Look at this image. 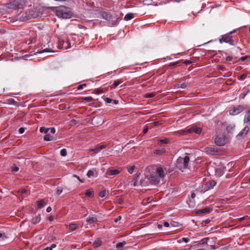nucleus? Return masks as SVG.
Instances as JSON below:
<instances>
[{"label":"nucleus","instance_id":"1","mask_svg":"<svg viewBox=\"0 0 250 250\" xmlns=\"http://www.w3.org/2000/svg\"><path fill=\"white\" fill-rule=\"evenodd\" d=\"M56 15L63 19H69L71 17L72 13L70 9L65 6L57 7L56 10Z\"/></svg>","mask_w":250,"mask_h":250},{"label":"nucleus","instance_id":"2","mask_svg":"<svg viewBox=\"0 0 250 250\" xmlns=\"http://www.w3.org/2000/svg\"><path fill=\"white\" fill-rule=\"evenodd\" d=\"M25 4V0H12L6 3V7L8 9H16L22 8Z\"/></svg>","mask_w":250,"mask_h":250},{"label":"nucleus","instance_id":"3","mask_svg":"<svg viewBox=\"0 0 250 250\" xmlns=\"http://www.w3.org/2000/svg\"><path fill=\"white\" fill-rule=\"evenodd\" d=\"M102 18L108 22L109 26H113L116 25L118 22V18L116 17H112L111 14L106 12H102L101 13Z\"/></svg>","mask_w":250,"mask_h":250},{"label":"nucleus","instance_id":"4","mask_svg":"<svg viewBox=\"0 0 250 250\" xmlns=\"http://www.w3.org/2000/svg\"><path fill=\"white\" fill-rule=\"evenodd\" d=\"M189 161V158L188 156H186L184 158L179 157L177 161V167L183 170L188 167Z\"/></svg>","mask_w":250,"mask_h":250},{"label":"nucleus","instance_id":"5","mask_svg":"<svg viewBox=\"0 0 250 250\" xmlns=\"http://www.w3.org/2000/svg\"><path fill=\"white\" fill-rule=\"evenodd\" d=\"M234 31L229 32V34H225L221 36V38L219 39V42L222 43L223 42L229 43L231 45H234L233 40L231 34L234 33Z\"/></svg>","mask_w":250,"mask_h":250},{"label":"nucleus","instance_id":"6","mask_svg":"<svg viewBox=\"0 0 250 250\" xmlns=\"http://www.w3.org/2000/svg\"><path fill=\"white\" fill-rule=\"evenodd\" d=\"M244 110L243 106L238 105L231 107L229 109V114L231 115H236L241 113Z\"/></svg>","mask_w":250,"mask_h":250},{"label":"nucleus","instance_id":"7","mask_svg":"<svg viewBox=\"0 0 250 250\" xmlns=\"http://www.w3.org/2000/svg\"><path fill=\"white\" fill-rule=\"evenodd\" d=\"M194 132L197 134H200L201 133V128L197 126H192L189 128H188L185 130L181 131V134L184 135L186 133H189L191 132Z\"/></svg>","mask_w":250,"mask_h":250},{"label":"nucleus","instance_id":"8","mask_svg":"<svg viewBox=\"0 0 250 250\" xmlns=\"http://www.w3.org/2000/svg\"><path fill=\"white\" fill-rule=\"evenodd\" d=\"M148 180L151 184L156 185L160 183L161 179L155 172H153L150 174Z\"/></svg>","mask_w":250,"mask_h":250},{"label":"nucleus","instance_id":"9","mask_svg":"<svg viewBox=\"0 0 250 250\" xmlns=\"http://www.w3.org/2000/svg\"><path fill=\"white\" fill-rule=\"evenodd\" d=\"M215 143L218 146H223L226 143V140L224 135H218L215 140Z\"/></svg>","mask_w":250,"mask_h":250},{"label":"nucleus","instance_id":"10","mask_svg":"<svg viewBox=\"0 0 250 250\" xmlns=\"http://www.w3.org/2000/svg\"><path fill=\"white\" fill-rule=\"evenodd\" d=\"M205 151L209 155H215L219 153V149L213 147H206Z\"/></svg>","mask_w":250,"mask_h":250},{"label":"nucleus","instance_id":"11","mask_svg":"<svg viewBox=\"0 0 250 250\" xmlns=\"http://www.w3.org/2000/svg\"><path fill=\"white\" fill-rule=\"evenodd\" d=\"M30 17L27 16L26 12H21L17 17V20L24 21L28 20Z\"/></svg>","mask_w":250,"mask_h":250},{"label":"nucleus","instance_id":"12","mask_svg":"<svg viewBox=\"0 0 250 250\" xmlns=\"http://www.w3.org/2000/svg\"><path fill=\"white\" fill-rule=\"evenodd\" d=\"M156 174L159 176L161 180L163 179L165 176L164 170L162 167H158L156 169Z\"/></svg>","mask_w":250,"mask_h":250},{"label":"nucleus","instance_id":"13","mask_svg":"<svg viewBox=\"0 0 250 250\" xmlns=\"http://www.w3.org/2000/svg\"><path fill=\"white\" fill-rule=\"evenodd\" d=\"M105 147H106V146L103 145H101V146H97L95 148L91 149L90 150V154L92 155H94V154L98 153V152H99L100 151H101L103 149L105 148Z\"/></svg>","mask_w":250,"mask_h":250},{"label":"nucleus","instance_id":"14","mask_svg":"<svg viewBox=\"0 0 250 250\" xmlns=\"http://www.w3.org/2000/svg\"><path fill=\"white\" fill-rule=\"evenodd\" d=\"M122 170V168L119 167L117 169H111L106 171V174L108 175H116L118 174Z\"/></svg>","mask_w":250,"mask_h":250},{"label":"nucleus","instance_id":"15","mask_svg":"<svg viewBox=\"0 0 250 250\" xmlns=\"http://www.w3.org/2000/svg\"><path fill=\"white\" fill-rule=\"evenodd\" d=\"M249 127L246 126L237 135V138H241L246 136L249 131Z\"/></svg>","mask_w":250,"mask_h":250},{"label":"nucleus","instance_id":"16","mask_svg":"<svg viewBox=\"0 0 250 250\" xmlns=\"http://www.w3.org/2000/svg\"><path fill=\"white\" fill-rule=\"evenodd\" d=\"M211 211V209L210 208H204L199 209L196 211L197 214H202V213H208Z\"/></svg>","mask_w":250,"mask_h":250},{"label":"nucleus","instance_id":"17","mask_svg":"<svg viewBox=\"0 0 250 250\" xmlns=\"http://www.w3.org/2000/svg\"><path fill=\"white\" fill-rule=\"evenodd\" d=\"M86 222L91 224L98 222L97 218L96 217H90L86 219Z\"/></svg>","mask_w":250,"mask_h":250},{"label":"nucleus","instance_id":"18","mask_svg":"<svg viewBox=\"0 0 250 250\" xmlns=\"http://www.w3.org/2000/svg\"><path fill=\"white\" fill-rule=\"evenodd\" d=\"M250 122V110L247 111L245 115L244 122L247 123Z\"/></svg>","mask_w":250,"mask_h":250},{"label":"nucleus","instance_id":"19","mask_svg":"<svg viewBox=\"0 0 250 250\" xmlns=\"http://www.w3.org/2000/svg\"><path fill=\"white\" fill-rule=\"evenodd\" d=\"M41 219L40 215H36L33 218L32 222L34 224H36L40 222Z\"/></svg>","mask_w":250,"mask_h":250},{"label":"nucleus","instance_id":"20","mask_svg":"<svg viewBox=\"0 0 250 250\" xmlns=\"http://www.w3.org/2000/svg\"><path fill=\"white\" fill-rule=\"evenodd\" d=\"M166 151L165 148H162L160 149H158L154 151V154L156 155H161L164 153Z\"/></svg>","mask_w":250,"mask_h":250},{"label":"nucleus","instance_id":"21","mask_svg":"<svg viewBox=\"0 0 250 250\" xmlns=\"http://www.w3.org/2000/svg\"><path fill=\"white\" fill-rule=\"evenodd\" d=\"M102 244V241L100 239H97L93 243V247L94 248H98Z\"/></svg>","mask_w":250,"mask_h":250},{"label":"nucleus","instance_id":"22","mask_svg":"<svg viewBox=\"0 0 250 250\" xmlns=\"http://www.w3.org/2000/svg\"><path fill=\"white\" fill-rule=\"evenodd\" d=\"M133 18H134V16L132 13H128L125 16L124 20L125 21H128V20H131Z\"/></svg>","mask_w":250,"mask_h":250},{"label":"nucleus","instance_id":"23","mask_svg":"<svg viewBox=\"0 0 250 250\" xmlns=\"http://www.w3.org/2000/svg\"><path fill=\"white\" fill-rule=\"evenodd\" d=\"M43 140L45 141H50L53 140V137L49 134H46L44 136Z\"/></svg>","mask_w":250,"mask_h":250},{"label":"nucleus","instance_id":"24","mask_svg":"<svg viewBox=\"0 0 250 250\" xmlns=\"http://www.w3.org/2000/svg\"><path fill=\"white\" fill-rule=\"evenodd\" d=\"M126 244V242L124 241L122 242H119L116 244V248L120 249L123 248Z\"/></svg>","mask_w":250,"mask_h":250},{"label":"nucleus","instance_id":"25","mask_svg":"<svg viewBox=\"0 0 250 250\" xmlns=\"http://www.w3.org/2000/svg\"><path fill=\"white\" fill-rule=\"evenodd\" d=\"M235 125H229L226 127V130L228 132H231L234 128Z\"/></svg>","mask_w":250,"mask_h":250},{"label":"nucleus","instance_id":"26","mask_svg":"<svg viewBox=\"0 0 250 250\" xmlns=\"http://www.w3.org/2000/svg\"><path fill=\"white\" fill-rule=\"evenodd\" d=\"M216 182L215 181H211L210 182H208L207 185L208 186V188H213L216 185Z\"/></svg>","mask_w":250,"mask_h":250},{"label":"nucleus","instance_id":"27","mask_svg":"<svg viewBox=\"0 0 250 250\" xmlns=\"http://www.w3.org/2000/svg\"><path fill=\"white\" fill-rule=\"evenodd\" d=\"M81 99L87 102H90L93 101V99L91 97H82Z\"/></svg>","mask_w":250,"mask_h":250},{"label":"nucleus","instance_id":"28","mask_svg":"<svg viewBox=\"0 0 250 250\" xmlns=\"http://www.w3.org/2000/svg\"><path fill=\"white\" fill-rule=\"evenodd\" d=\"M49 130V128H46L45 127H41L40 129V131L41 133H47L48 131Z\"/></svg>","mask_w":250,"mask_h":250},{"label":"nucleus","instance_id":"29","mask_svg":"<svg viewBox=\"0 0 250 250\" xmlns=\"http://www.w3.org/2000/svg\"><path fill=\"white\" fill-rule=\"evenodd\" d=\"M78 227L77 225H76V224H70L69 225V228L72 231H74L75 230L77 227Z\"/></svg>","mask_w":250,"mask_h":250},{"label":"nucleus","instance_id":"30","mask_svg":"<svg viewBox=\"0 0 250 250\" xmlns=\"http://www.w3.org/2000/svg\"><path fill=\"white\" fill-rule=\"evenodd\" d=\"M44 200H42L37 202V206L38 208H42L43 206Z\"/></svg>","mask_w":250,"mask_h":250},{"label":"nucleus","instance_id":"31","mask_svg":"<svg viewBox=\"0 0 250 250\" xmlns=\"http://www.w3.org/2000/svg\"><path fill=\"white\" fill-rule=\"evenodd\" d=\"M85 194L86 196H87L88 197H92L94 196V191H91L87 190V191H86Z\"/></svg>","mask_w":250,"mask_h":250},{"label":"nucleus","instance_id":"32","mask_svg":"<svg viewBox=\"0 0 250 250\" xmlns=\"http://www.w3.org/2000/svg\"><path fill=\"white\" fill-rule=\"evenodd\" d=\"M159 143L163 144H167L169 142V140L167 138L161 139L159 140Z\"/></svg>","mask_w":250,"mask_h":250},{"label":"nucleus","instance_id":"33","mask_svg":"<svg viewBox=\"0 0 250 250\" xmlns=\"http://www.w3.org/2000/svg\"><path fill=\"white\" fill-rule=\"evenodd\" d=\"M123 81L120 80H118L116 81H115L113 83V85L114 86V87H116L118 85H119L120 84H121V83H122Z\"/></svg>","mask_w":250,"mask_h":250},{"label":"nucleus","instance_id":"34","mask_svg":"<svg viewBox=\"0 0 250 250\" xmlns=\"http://www.w3.org/2000/svg\"><path fill=\"white\" fill-rule=\"evenodd\" d=\"M106 194H107V191H106V190H103L100 192L99 195L100 197L103 198V197H105L106 196Z\"/></svg>","mask_w":250,"mask_h":250},{"label":"nucleus","instance_id":"35","mask_svg":"<svg viewBox=\"0 0 250 250\" xmlns=\"http://www.w3.org/2000/svg\"><path fill=\"white\" fill-rule=\"evenodd\" d=\"M7 103L11 104H16L17 102L13 99H9L7 100Z\"/></svg>","mask_w":250,"mask_h":250},{"label":"nucleus","instance_id":"36","mask_svg":"<svg viewBox=\"0 0 250 250\" xmlns=\"http://www.w3.org/2000/svg\"><path fill=\"white\" fill-rule=\"evenodd\" d=\"M61 155L62 156H65L67 154L66 149L65 148H63L61 150L60 152Z\"/></svg>","mask_w":250,"mask_h":250},{"label":"nucleus","instance_id":"37","mask_svg":"<svg viewBox=\"0 0 250 250\" xmlns=\"http://www.w3.org/2000/svg\"><path fill=\"white\" fill-rule=\"evenodd\" d=\"M208 240H209V238H204L201 240L200 243L201 244H207Z\"/></svg>","mask_w":250,"mask_h":250},{"label":"nucleus","instance_id":"38","mask_svg":"<svg viewBox=\"0 0 250 250\" xmlns=\"http://www.w3.org/2000/svg\"><path fill=\"white\" fill-rule=\"evenodd\" d=\"M135 167L134 166H131L129 167L127 169L128 172L132 174L133 172L134 169H135Z\"/></svg>","mask_w":250,"mask_h":250},{"label":"nucleus","instance_id":"39","mask_svg":"<svg viewBox=\"0 0 250 250\" xmlns=\"http://www.w3.org/2000/svg\"><path fill=\"white\" fill-rule=\"evenodd\" d=\"M62 188L61 187H58L57 188V191H56V194L57 195H60L62 191Z\"/></svg>","mask_w":250,"mask_h":250},{"label":"nucleus","instance_id":"40","mask_svg":"<svg viewBox=\"0 0 250 250\" xmlns=\"http://www.w3.org/2000/svg\"><path fill=\"white\" fill-rule=\"evenodd\" d=\"M94 175V172L92 170H89L88 171L87 173V176L88 177L90 178L91 176H93Z\"/></svg>","mask_w":250,"mask_h":250},{"label":"nucleus","instance_id":"41","mask_svg":"<svg viewBox=\"0 0 250 250\" xmlns=\"http://www.w3.org/2000/svg\"><path fill=\"white\" fill-rule=\"evenodd\" d=\"M12 171L14 172H17L19 170V168L15 165H14L11 168Z\"/></svg>","mask_w":250,"mask_h":250},{"label":"nucleus","instance_id":"42","mask_svg":"<svg viewBox=\"0 0 250 250\" xmlns=\"http://www.w3.org/2000/svg\"><path fill=\"white\" fill-rule=\"evenodd\" d=\"M217 68L218 70L224 71L225 70V67L223 65H218L217 66Z\"/></svg>","mask_w":250,"mask_h":250},{"label":"nucleus","instance_id":"43","mask_svg":"<svg viewBox=\"0 0 250 250\" xmlns=\"http://www.w3.org/2000/svg\"><path fill=\"white\" fill-rule=\"evenodd\" d=\"M140 185L142 186H146L147 185V182L145 181V180H141L140 181Z\"/></svg>","mask_w":250,"mask_h":250},{"label":"nucleus","instance_id":"44","mask_svg":"<svg viewBox=\"0 0 250 250\" xmlns=\"http://www.w3.org/2000/svg\"><path fill=\"white\" fill-rule=\"evenodd\" d=\"M86 84L85 83H84V84H81V85H79L78 86V88H77V89L78 90H81L84 87L86 86Z\"/></svg>","mask_w":250,"mask_h":250},{"label":"nucleus","instance_id":"45","mask_svg":"<svg viewBox=\"0 0 250 250\" xmlns=\"http://www.w3.org/2000/svg\"><path fill=\"white\" fill-rule=\"evenodd\" d=\"M187 84H188L187 83H181L180 84L179 87H180L181 88H183V89L187 87Z\"/></svg>","mask_w":250,"mask_h":250},{"label":"nucleus","instance_id":"46","mask_svg":"<svg viewBox=\"0 0 250 250\" xmlns=\"http://www.w3.org/2000/svg\"><path fill=\"white\" fill-rule=\"evenodd\" d=\"M95 90V93L97 94H101L103 92V90L100 89H96Z\"/></svg>","mask_w":250,"mask_h":250},{"label":"nucleus","instance_id":"47","mask_svg":"<svg viewBox=\"0 0 250 250\" xmlns=\"http://www.w3.org/2000/svg\"><path fill=\"white\" fill-rule=\"evenodd\" d=\"M154 96L153 93H147L146 95V98H151Z\"/></svg>","mask_w":250,"mask_h":250},{"label":"nucleus","instance_id":"48","mask_svg":"<svg viewBox=\"0 0 250 250\" xmlns=\"http://www.w3.org/2000/svg\"><path fill=\"white\" fill-rule=\"evenodd\" d=\"M181 240H182L183 241L185 242V243H188L189 241V239L188 238L183 237L180 240V241L181 242Z\"/></svg>","mask_w":250,"mask_h":250},{"label":"nucleus","instance_id":"49","mask_svg":"<svg viewBox=\"0 0 250 250\" xmlns=\"http://www.w3.org/2000/svg\"><path fill=\"white\" fill-rule=\"evenodd\" d=\"M74 177H76V178H77V179L81 182V183H83L84 182V180H82L81 179L79 176H77V175H74Z\"/></svg>","mask_w":250,"mask_h":250},{"label":"nucleus","instance_id":"50","mask_svg":"<svg viewBox=\"0 0 250 250\" xmlns=\"http://www.w3.org/2000/svg\"><path fill=\"white\" fill-rule=\"evenodd\" d=\"M179 62L177 61V62H172V63H170L169 64V66H176L177 64H178Z\"/></svg>","mask_w":250,"mask_h":250},{"label":"nucleus","instance_id":"51","mask_svg":"<svg viewBox=\"0 0 250 250\" xmlns=\"http://www.w3.org/2000/svg\"><path fill=\"white\" fill-rule=\"evenodd\" d=\"M104 100L105 102L107 103H110L112 101L111 99H110L109 98H106Z\"/></svg>","mask_w":250,"mask_h":250},{"label":"nucleus","instance_id":"52","mask_svg":"<svg viewBox=\"0 0 250 250\" xmlns=\"http://www.w3.org/2000/svg\"><path fill=\"white\" fill-rule=\"evenodd\" d=\"M47 52H50V51L48 49H43V50L39 52V53H42Z\"/></svg>","mask_w":250,"mask_h":250},{"label":"nucleus","instance_id":"53","mask_svg":"<svg viewBox=\"0 0 250 250\" xmlns=\"http://www.w3.org/2000/svg\"><path fill=\"white\" fill-rule=\"evenodd\" d=\"M49 129V130L50 131V133H52V134L55 133V129L54 127H51V128H50Z\"/></svg>","mask_w":250,"mask_h":250},{"label":"nucleus","instance_id":"54","mask_svg":"<svg viewBox=\"0 0 250 250\" xmlns=\"http://www.w3.org/2000/svg\"><path fill=\"white\" fill-rule=\"evenodd\" d=\"M19 132L20 134H22L24 132V128L23 127H21L19 130Z\"/></svg>","mask_w":250,"mask_h":250},{"label":"nucleus","instance_id":"55","mask_svg":"<svg viewBox=\"0 0 250 250\" xmlns=\"http://www.w3.org/2000/svg\"><path fill=\"white\" fill-rule=\"evenodd\" d=\"M171 225L173 227H177L178 226V223L176 222H172L171 223Z\"/></svg>","mask_w":250,"mask_h":250},{"label":"nucleus","instance_id":"56","mask_svg":"<svg viewBox=\"0 0 250 250\" xmlns=\"http://www.w3.org/2000/svg\"><path fill=\"white\" fill-rule=\"evenodd\" d=\"M148 127L147 126H145V128L144 129L143 132L144 134H146L148 130Z\"/></svg>","mask_w":250,"mask_h":250},{"label":"nucleus","instance_id":"57","mask_svg":"<svg viewBox=\"0 0 250 250\" xmlns=\"http://www.w3.org/2000/svg\"><path fill=\"white\" fill-rule=\"evenodd\" d=\"M153 124L155 126L160 125L161 124L159 121L155 122L153 123Z\"/></svg>","mask_w":250,"mask_h":250},{"label":"nucleus","instance_id":"58","mask_svg":"<svg viewBox=\"0 0 250 250\" xmlns=\"http://www.w3.org/2000/svg\"><path fill=\"white\" fill-rule=\"evenodd\" d=\"M232 60V57L231 56H228L226 58V60L227 61H231Z\"/></svg>","mask_w":250,"mask_h":250},{"label":"nucleus","instance_id":"59","mask_svg":"<svg viewBox=\"0 0 250 250\" xmlns=\"http://www.w3.org/2000/svg\"><path fill=\"white\" fill-rule=\"evenodd\" d=\"M246 78V75L243 74L240 77V79L243 80H244Z\"/></svg>","mask_w":250,"mask_h":250},{"label":"nucleus","instance_id":"60","mask_svg":"<svg viewBox=\"0 0 250 250\" xmlns=\"http://www.w3.org/2000/svg\"><path fill=\"white\" fill-rule=\"evenodd\" d=\"M122 218V217L121 216H118V217L117 218H116L115 220H114V221L115 222H118L119 221H120Z\"/></svg>","mask_w":250,"mask_h":250},{"label":"nucleus","instance_id":"61","mask_svg":"<svg viewBox=\"0 0 250 250\" xmlns=\"http://www.w3.org/2000/svg\"><path fill=\"white\" fill-rule=\"evenodd\" d=\"M185 64L186 65H188V64H190L191 63V62L190 61H188V60H186L184 62Z\"/></svg>","mask_w":250,"mask_h":250},{"label":"nucleus","instance_id":"62","mask_svg":"<svg viewBox=\"0 0 250 250\" xmlns=\"http://www.w3.org/2000/svg\"><path fill=\"white\" fill-rule=\"evenodd\" d=\"M164 226L166 227H169V224L167 222H165L164 223Z\"/></svg>","mask_w":250,"mask_h":250},{"label":"nucleus","instance_id":"63","mask_svg":"<svg viewBox=\"0 0 250 250\" xmlns=\"http://www.w3.org/2000/svg\"><path fill=\"white\" fill-rule=\"evenodd\" d=\"M19 192H21V194L24 193L26 192V189H22L19 190Z\"/></svg>","mask_w":250,"mask_h":250},{"label":"nucleus","instance_id":"64","mask_svg":"<svg viewBox=\"0 0 250 250\" xmlns=\"http://www.w3.org/2000/svg\"><path fill=\"white\" fill-rule=\"evenodd\" d=\"M247 56L242 57L241 58L240 60L243 62L245 61L247 59Z\"/></svg>","mask_w":250,"mask_h":250}]
</instances>
